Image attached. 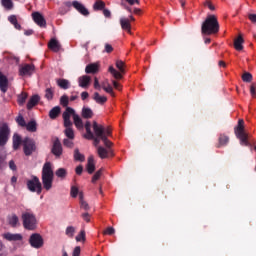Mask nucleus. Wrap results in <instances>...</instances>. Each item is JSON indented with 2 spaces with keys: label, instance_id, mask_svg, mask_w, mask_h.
<instances>
[{
  "label": "nucleus",
  "instance_id": "nucleus-45",
  "mask_svg": "<svg viewBox=\"0 0 256 256\" xmlns=\"http://www.w3.org/2000/svg\"><path fill=\"white\" fill-rule=\"evenodd\" d=\"M57 83L61 89H67L69 87V80L66 79H59Z\"/></svg>",
  "mask_w": 256,
  "mask_h": 256
},
{
  "label": "nucleus",
  "instance_id": "nucleus-26",
  "mask_svg": "<svg viewBox=\"0 0 256 256\" xmlns=\"http://www.w3.org/2000/svg\"><path fill=\"white\" fill-rule=\"evenodd\" d=\"M93 99L98 105H105V103H107V96H101L99 92L94 93Z\"/></svg>",
  "mask_w": 256,
  "mask_h": 256
},
{
  "label": "nucleus",
  "instance_id": "nucleus-9",
  "mask_svg": "<svg viewBox=\"0 0 256 256\" xmlns=\"http://www.w3.org/2000/svg\"><path fill=\"white\" fill-rule=\"evenodd\" d=\"M116 67L120 72L116 71L113 66H110L108 69L109 73L113 75L114 79H123V75H121V73H125V69L123 68L125 67V62L121 60L116 61Z\"/></svg>",
  "mask_w": 256,
  "mask_h": 256
},
{
  "label": "nucleus",
  "instance_id": "nucleus-19",
  "mask_svg": "<svg viewBox=\"0 0 256 256\" xmlns=\"http://www.w3.org/2000/svg\"><path fill=\"white\" fill-rule=\"evenodd\" d=\"M78 85L79 87H82V89H87L89 85H91V76H80L78 78Z\"/></svg>",
  "mask_w": 256,
  "mask_h": 256
},
{
  "label": "nucleus",
  "instance_id": "nucleus-5",
  "mask_svg": "<svg viewBox=\"0 0 256 256\" xmlns=\"http://www.w3.org/2000/svg\"><path fill=\"white\" fill-rule=\"evenodd\" d=\"M93 138H86L89 140L94 141V146L98 147L99 144L101 143V141H103V128L101 126H99V124L97 123V121L93 122Z\"/></svg>",
  "mask_w": 256,
  "mask_h": 256
},
{
  "label": "nucleus",
  "instance_id": "nucleus-2",
  "mask_svg": "<svg viewBox=\"0 0 256 256\" xmlns=\"http://www.w3.org/2000/svg\"><path fill=\"white\" fill-rule=\"evenodd\" d=\"M22 225L27 231L37 229V216L31 210H25L21 214Z\"/></svg>",
  "mask_w": 256,
  "mask_h": 256
},
{
  "label": "nucleus",
  "instance_id": "nucleus-17",
  "mask_svg": "<svg viewBox=\"0 0 256 256\" xmlns=\"http://www.w3.org/2000/svg\"><path fill=\"white\" fill-rule=\"evenodd\" d=\"M9 89V79L3 72L0 71V91L2 93H7V90Z\"/></svg>",
  "mask_w": 256,
  "mask_h": 256
},
{
  "label": "nucleus",
  "instance_id": "nucleus-55",
  "mask_svg": "<svg viewBox=\"0 0 256 256\" xmlns=\"http://www.w3.org/2000/svg\"><path fill=\"white\" fill-rule=\"evenodd\" d=\"M99 127L102 128V130H103V135H104L105 137H111V130L106 129L105 126H103V125H101V124H99Z\"/></svg>",
  "mask_w": 256,
  "mask_h": 256
},
{
  "label": "nucleus",
  "instance_id": "nucleus-31",
  "mask_svg": "<svg viewBox=\"0 0 256 256\" xmlns=\"http://www.w3.org/2000/svg\"><path fill=\"white\" fill-rule=\"evenodd\" d=\"M7 167V153L0 152V171Z\"/></svg>",
  "mask_w": 256,
  "mask_h": 256
},
{
  "label": "nucleus",
  "instance_id": "nucleus-59",
  "mask_svg": "<svg viewBox=\"0 0 256 256\" xmlns=\"http://www.w3.org/2000/svg\"><path fill=\"white\" fill-rule=\"evenodd\" d=\"M250 94L252 97H256V84L253 83L251 86H250Z\"/></svg>",
  "mask_w": 256,
  "mask_h": 256
},
{
  "label": "nucleus",
  "instance_id": "nucleus-60",
  "mask_svg": "<svg viewBox=\"0 0 256 256\" xmlns=\"http://www.w3.org/2000/svg\"><path fill=\"white\" fill-rule=\"evenodd\" d=\"M8 165H9V169H11V171H17V165L15 164V161L10 160Z\"/></svg>",
  "mask_w": 256,
  "mask_h": 256
},
{
  "label": "nucleus",
  "instance_id": "nucleus-48",
  "mask_svg": "<svg viewBox=\"0 0 256 256\" xmlns=\"http://www.w3.org/2000/svg\"><path fill=\"white\" fill-rule=\"evenodd\" d=\"M102 141H103V143H104L106 149H111V147H113V142H111V141L107 138V136H105V135L102 136Z\"/></svg>",
  "mask_w": 256,
  "mask_h": 256
},
{
  "label": "nucleus",
  "instance_id": "nucleus-24",
  "mask_svg": "<svg viewBox=\"0 0 256 256\" xmlns=\"http://www.w3.org/2000/svg\"><path fill=\"white\" fill-rule=\"evenodd\" d=\"M86 169H87L89 175H92V173L95 172V159L93 158V156L88 157Z\"/></svg>",
  "mask_w": 256,
  "mask_h": 256
},
{
  "label": "nucleus",
  "instance_id": "nucleus-20",
  "mask_svg": "<svg viewBox=\"0 0 256 256\" xmlns=\"http://www.w3.org/2000/svg\"><path fill=\"white\" fill-rule=\"evenodd\" d=\"M3 238L6 239V241H23V235L16 233L13 234L11 232L4 233Z\"/></svg>",
  "mask_w": 256,
  "mask_h": 256
},
{
  "label": "nucleus",
  "instance_id": "nucleus-33",
  "mask_svg": "<svg viewBox=\"0 0 256 256\" xmlns=\"http://www.w3.org/2000/svg\"><path fill=\"white\" fill-rule=\"evenodd\" d=\"M59 113H61V107L56 106V107L52 108L49 111L50 119H57V117H59Z\"/></svg>",
  "mask_w": 256,
  "mask_h": 256
},
{
  "label": "nucleus",
  "instance_id": "nucleus-51",
  "mask_svg": "<svg viewBox=\"0 0 256 256\" xmlns=\"http://www.w3.org/2000/svg\"><path fill=\"white\" fill-rule=\"evenodd\" d=\"M16 123H18V125L20 127H26L27 125V122H25V118H23L22 115H19L17 118H16Z\"/></svg>",
  "mask_w": 256,
  "mask_h": 256
},
{
  "label": "nucleus",
  "instance_id": "nucleus-15",
  "mask_svg": "<svg viewBox=\"0 0 256 256\" xmlns=\"http://www.w3.org/2000/svg\"><path fill=\"white\" fill-rule=\"evenodd\" d=\"M97 153L100 159H107L113 157V150L111 148H105L103 146H98Z\"/></svg>",
  "mask_w": 256,
  "mask_h": 256
},
{
  "label": "nucleus",
  "instance_id": "nucleus-21",
  "mask_svg": "<svg viewBox=\"0 0 256 256\" xmlns=\"http://www.w3.org/2000/svg\"><path fill=\"white\" fill-rule=\"evenodd\" d=\"M48 47L54 53H59V51H61V44L55 38H52L50 40V42L48 43Z\"/></svg>",
  "mask_w": 256,
  "mask_h": 256
},
{
  "label": "nucleus",
  "instance_id": "nucleus-8",
  "mask_svg": "<svg viewBox=\"0 0 256 256\" xmlns=\"http://www.w3.org/2000/svg\"><path fill=\"white\" fill-rule=\"evenodd\" d=\"M23 143V151L26 157L33 155L37 151V145L35 144V140L33 138L26 137L22 141Z\"/></svg>",
  "mask_w": 256,
  "mask_h": 256
},
{
  "label": "nucleus",
  "instance_id": "nucleus-30",
  "mask_svg": "<svg viewBox=\"0 0 256 256\" xmlns=\"http://www.w3.org/2000/svg\"><path fill=\"white\" fill-rule=\"evenodd\" d=\"M9 23L13 25L18 31H21V24L17 21V16L16 15H10L8 17Z\"/></svg>",
  "mask_w": 256,
  "mask_h": 256
},
{
  "label": "nucleus",
  "instance_id": "nucleus-7",
  "mask_svg": "<svg viewBox=\"0 0 256 256\" xmlns=\"http://www.w3.org/2000/svg\"><path fill=\"white\" fill-rule=\"evenodd\" d=\"M26 185L31 193H37V195H41V192L43 191V185L41 184L39 177L32 176V179L28 180Z\"/></svg>",
  "mask_w": 256,
  "mask_h": 256
},
{
  "label": "nucleus",
  "instance_id": "nucleus-11",
  "mask_svg": "<svg viewBox=\"0 0 256 256\" xmlns=\"http://www.w3.org/2000/svg\"><path fill=\"white\" fill-rule=\"evenodd\" d=\"M29 244L33 249H41L44 245L43 236L39 233H34L29 238Z\"/></svg>",
  "mask_w": 256,
  "mask_h": 256
},
{
  "label": "nucleus",
  "instance_id": "nucleus-40",
  "mask_svg": "<svg viewBox=\"0 0 256 256\" xmlns=\"http://www.w3.org/2000/svg\"><path fill=\"white\" fill-rule=\"evenodd\" d=\"M27 97H29V95L26 92H22L21 94H19L17 99L19 105H25V101H27Z\"/></svg>",
  "mask_w": 256,
  "mask_h": 256
},
{
  "label": "nucleus",
  "instance_id": "nucleus-32",
  "mask_svg": "<svg viewBox=\"0 0 256 256\" xmlns=\"http://www.w3.org/2000/svg\"><path fill=\"white\" fill-rule=\"evenodd\" d=\"M21 147V136L19 134L13 135V149L14 151H17Z\"/></svg>",
  "mask_w": 256,
  "mask_h": 256
},
{
  "label": "nucleus",
  "instance_id": "nucleus-63",
  "mask_svg": "<svg viewBox=\"0 0 256 256\" xmlns=\"http://www.w3.org/2000/svg\"><path fill=\"white\" fill-rule=\"evenodd\" d=\"M113 51V46L111 44H105V52L111 53Z\"/></svg>",
  "mask_w": 256,
  "mask_h": 256
},
{
  "label": "nucleus",
  "instance_id": "nucleus-43",
  "mask_svg": "<svg viewBox=\"0 0 256 256\" xmlns=\"http://www.w3.org/2000/svg\"><path fill=\"white\" fill-rule=\"evenodd\" d=\"M55 175L60 179H65V177H67V170L65 168H59L56 170Z\"/></svg>",
  "mask_w": 256,
  "mask_h": 256
},
{
  "label": "nucleus",
  "instance_id": "nucleus-18",
  "mask_svg": "<svg viewBox=\"0 0 256 256\" xmlns=\"http://www.w3.org/2000/svg\"><path fill=\"white\" fill-rule=\"evenodd\" d=\"M7 222L10 225V227H13L16 229V227H19L21 223L19 222V216L17 214L13 213L7 217Z\"/></svg>",
  "mask_w": 256,
  "mask_h": 256
},
{
  "label": "nucleus",
  "instance_id": "nucleus-25",
  "mask_svg": "<svg viewBox=\"0 0 256 256\" xmlns=\"http://www.w3.org/2000/svg\"><path fill=\"white\" fill-rule=\"evenodd\" d=\"M120 25L124 31L131 33V23H129V18H125V17L120 18Z\"/></svg>",
  "mask_w": 256,
  "mask_h": 256
},
{
  "label": "nucleus",
  "instance_id": "nucleus-12",
  "mask_svg": "<svg viewBox=\"0 0 256 256\" xmlns=\"http://www.w3.org/2000/svg\"><path fill=\"white\" fill-rule=\"evenodd\" d=\"M75 109L67 107L63 112L62 117L64 119V127H73V122H71V116L75 117Z\"/></svg>",
  "mask_w": 256,
  "mask_h": 256
},
{
  "label": "nucleus",
  "instance_id": "nucleus-61",
  "mask_svg": "<svg viewBox=\"0 0 256 256\" xmlns=\"http://www.w3.org/2000/svg\"><path fill=\"white\" fill-rule=\"evenodd\" d=\"M59 14L60 15H66V13L69 11V9H67L64 5H62L60 8H59Z\"/></svg>",
  "mask_w": 256,
  "mask_h": 256
},
{
  "label": "nucleus",
  "instance_id": "nucleus-41",
  "mask_svg": "<svg viewBox=\"0 0 256 256\" xmlns=\"http://www.w3.org/2000/svg\"><path fill=\"white\" fill-rule=\"evenodd\" d=\"M94 11H102V9H105V2L103 1H96L93 5Z\"/></svg>",
  "mask_w": 256,
  "mask_h": 256
},
{
  "label": "nucleus",
  "instance_id": "nucleus-46",
  "mask_svg": "<svg viewBox=\"0 0 256 256\" xmlns=\"http://www.w3.org/2000/svg\"><path fill=\"white\" fill-rule=\"evenodd\" d=\"M101 175H103V168L98 170L92 177V183H95L101 179Z\"/></svg>",
  "mask_w": 256,
  "mask_h": 256
},
{
  "label": "nucleus",
  "instance_id": "nucleus-39",
  "mask_svg": "<svg viewBox=\"0 0 256 256\" xmlns=\"http://www.w3.org/2000/svg\"><path fill=\"white\" fill-rule=\"evenodd\" d=\"M98 69L99 68H98L97 64H89L86 66L85 72L88 74L89 73H97Z\"/></svg>",
  "mask_w": 256,
  "mask_h": 256
},
{
  "label": "nucleus",
  "instance_id": "nucleus-14",
  "mask_svg": "<svg viewBox=\"0 0 256 256\" xmlns=\"http://www.w3.org/2000/svg\"><path fill=\"white\" fill-rule=\"evenodd\" d=\"M32 19L38 27H47V21L45 20V17L39 12H33L32 13Z\"/></svg>",
  "mask_w": 256,
  "mask_h": 256
},
{
  "label": "nucleus",
  "instance_id": "nucleus-28",
  "mask_svg": "<svg viewBox=\"0 0 256 256\" xmlns=\"http://www.w3.org/2000/svg\"><path fill=\"white\" fill-rule=\"evenodd\" d=\"M64 134L67 137L66 139L73 140L75 139V131H73V126H64Z\"/></svg>",
  "mask_w": 256,
  "mask_h": 256
},
{
  "label": "nucleus",
  "instance_id": "nucleus-37",
  "mask_svg": "<svg viewBox=\"0 0 256 256\" xmlns=\"http://www.w3.org/2000/svg\"><path fill=\"white\" fill-rule=\"evenodd\" d=\"M74 160L80 161L81 163H83V161H85V155H83V154H81V152H79V148H75V150H74Z\"/></svg>",
  "mask_w": 256,
  "mask_h": 256
},
{
  "label": "nucleus",
  "instance_id": "nucleus-50",
  "mask_svg": "<svg viewBox=\"0 0 256 256\" xmlns=\"http://www.w3.org/2000/svg\"><path fill=\"white\" fill-rule=\"evenodd\" d=\"M229 143V138L225 135H220L219 137V146L227 145Z\"/></svg>",
  "mask_w": 256,
  "mask_h": 256
},
{
  "label": "nucleus",
  "instance_id": "nucleus-23",
  "mask_svg": "<svg viewBox=\"0 0 256 256\" xmlns=\"http://www.w3.org/2000/svg\"><path fill=\"white\" fill-rule=\"evenodd\" d=\"M101 87L106 93H109L111 97H115V92H113V87L111 86V84H109V81L106 80L102 82L100 88Z\"/></svg>",
  "mask_w": 256,
  "mask_h": 256
},
{
  "label": "nucleus",
  "instance_id": "nucleus-34",
  "mask_svg": "<svg viewBox=\"0 0 256 256\" xmlns=\"http://www.w3.org/2000/svg\"><path fill=\"white\" fill-rule=\"evenodd\" d=\"M82 117L84 119H91L93 117V110L89 107H83L82 108Z\"/></svg>",
  "mask_w": 256,
  "mask_h": 256
},
{
  "label": "nucleus",
  "instance_id": "nucleus-10",
  "mask_svg": "<svg viewBox=\"0 0 256 256\" xmlns=\"http://www.w3.org/2000/svg\"><path fill=\"white\" fill-rule=\"evenodd\" d=\"M18 73L20 77H31L35 73V65L33 64H20L18 66Z\"/></svg>",
  "mask_w": 256,
  "mask_h": 256
},
{
  "label": "nucleus",
  "instance_id": "nucleus-52",
  "mask_svg": "<svg viewBox=\"0 0 256 256\" xmlns=\"http://www.w3.org/2000/svg\"><path fill=\"white\" fill-rule=\"evenodd\" d=\"M60 103L61 105H63L64 107H67L69 105V97H67V95H63L60 98Z\"/></svg>",
  "mask_w": 256,
  "mask_h": 256
},
{
  "label": "nucleus",
  "instance_id": "nucleus-22",
  "mask_svg": "<svg viewBox=\"0 0 256 256\" xmlns=\"http://www.w3.org/2000/svg\"><path fill=\"white\" fill-rule=\"evenodd\" d=\"M39 101H41V97L37 94H34L33 96H31L27 103V109L31 111V109L34 108L35 105L39 103Z\"/></svg>",
  "mask_w": 256,
  "mask_h": 256
},
{
  "label": "nucleus",
  "instance_id": "nucleus-57",
  "mask_svg": "<svg viewBox=\"0 0 256 256\" xmlns=\"http://www.w3.org/2000/svg\"><path fill=\"white\" fill-rule=\"evenodd\" d=\"M81 255V247L76 246L72 252V256H80Z\"/></svg>",
  "mask_w": 256,
  "mask_h": 256
},
{
  "label": "nucleus",
  "instance_id": "nucleus-1",
  "mask_svg": "<svg viewBox=\"0 0 256 256\" xmlns=\"http://www.w3.org/2000/svg\"><path fill=\"white\" fill-rule=\"evenodd\" d=\"M202 35H215L219 33V21L215 15H208L201 26Z\"/></svg>",
  "mask_w": 256,
  "mask_h": 256
},
{
  "label": "nucleus",
  "instance_id": "nucleus-58",
  "mask_svg": "<svg viewBox=\"0 0 256 256\" xmlns=\"http://www.w3.org/2000/svg\"><path fill=\"white\" fill-rule=\"evenodd\" d=\"M115 234V228L108 227L106 231H104V235H114Z\"/></svg>",
  "mask_w": 256,
  "mask_h": 256
},
{
  "label": "nucleus",
  "instance_id": "nucleus-4",
  "mask_svg": "<svg viewBox=\"0 0 256 256\" xmlns=\"http://www.w3.org/2000/svg\"><path fill=\"white\" fill-rule=\"evenodd\" d=\"M244 124H245V121H243V119H240L238 121L237 127L234 128V133L237 139H239L240 145L244 147H251L249 140H247V134L245 133V126H243Z\"/></svg>",
  "mask_w": 256,
  "mask_h": 256
},
{
  "label": "nucleus",
  "instance_id": "nucleus-42",
  "mask_svg": "<svg viewBox=\"0 0 256 256\" xmlns=\"http://www.w3.org/2000/svg\"><path fill=\"white\" fill-rule=\"evenodd\" d=\"M242 81H244V83H251L253 81V75L249 72H244L242 75Z\"/></svg>",
  "mask_w": 256,
  "mask_h": 256
},
{
  "label": "nucleus",
  "instance_id": "nucleus-36",
  "mask_svg": "<svg viewBox=\"0 0 256 256\" xmlns=\"http://www.w3.org/2000/svg\"><path fill=\"white\" fill-rule=\"evenodd\" d=\"M73 120H74V125L77 127V129H83V120L78 114H74Z\"/></svg>",
  "mask_w": 256,
  "mask_h": 256
},
{
  "label": "nucleus",
  "instance_id": "nucleus-6",
  "mask_svg": "<svg viewBox=\"0 0 256 256\" xmlns=\"http://www.w3.org/2000/svg\"><path fill=\"white\" fill-rule=\"evenodd\" d=\"M9 137H11V128H9V124L3 122L0 125V147L7 145Z\"/></svg>",
  "mask_w": 256,
  "mask_h": 256
},
{
  "label": "nucleus",
  "instance_id": "nucleus-35",
  "mask_svg": "<svg viewBox=\"0 0 256 256\" xmlns=\"http://www.w3.org/2000/svg\"><path fill=\"white\" fill-rule=\"evenodd\" d=\"M86 134L85 139H93V131H91V122L87 121L85 124Z\"/></svg>",
  "mask_w": 256,
  "mask_h": 256
},
{
  "label": "nucleus",
  "instance_id": "nucleus-16",
  "mask_svg": "<svg viewBox=\"0 0 256 256\" xmlns=\"http://www.w3.org/2000/svg\"><path fill=\"white\" fill-rule=\"evenodd\" d=\"M72 6L80 15H83L84 17H89V10L83 5L81 2L75 0L72 2Z\"/></svg>",
  "mask_w": 256,
  "mask_h": 256
},
{
  "label": "nucleus",
  "instance_id": "nucleus-62",
  "mask_svg": "<svg viewBox=\"0 0 256 256\" xmlns=\"http://www.w3.org/2000/svg\"><path fill=\"white\" fill-rule=\"evenodd\" d=\"M94 88L101 91V84H99V79H97V77L94 78Z\"/></svg>",
  "mask_w": 256,
  "mask_h": 256
},
{
  "label": "nucleus",
  "instance_id": "nucleus-38",
  "mask_svg": "<svg viewBox=\"0 0 256 256\" xmlns=\"http://www.w3.org/2000/svg\"><path fill=\"white\" fill-rule=\"evenodd\" d=\"M55 95V90L53 88H46L45 90V99H47V101H52L53 97Z\"/></svg>",
  "mask_w": 256,
  "mask_h": 256
},
{
  "label": "nucleus",
  "instance_id": "nucleus-27",
  "mask_svg": "<svg viewBox=\"0 0 256 256\" xmlns=\"http://www.w3.org/2000/svg\"><path fill=\"white\" fill-rule=\"evenodd\" d=\"M243 43H245V40L241 35L234 40V47L236 51H243Z\"/></svg>",
  "mask_w": 256,
  "mask_h": 256
},
{
  "label": "nucleus",
  "instance_id": "nucleus-3",
  "mask_svg": "<svg viewBox=\"0 0 256 256\" xmlns=\"http://www.w3.org/2000/svg\"><path fill=\"white\" fill-rule=\"evenodd\" d=\"M53 169L51 164L46 162L42 168V185L46 191H51L53 188Z\"/></svg>",
  "mask_w": 256,
  "mask_h": 256
},
{
  "label": "nucleus",
  "instance_id": "nucleus-13",
  "mask_svg": "<svg viewBox=\"0 0 256 256\" xmlns=\"http://www.w3.org/2000/svg\"><path fill=\"white\" fill-rule=\"evenodd\" d=\"M51 153H53L55 157H61L63 155V145L61 144V140H59V138L54 140Z\"/></svg>",
  "mask_w": 256,
  "mask_h": 256
},
{
  "label": "nucleus",
  "instance_id": "nucleus-29",
  "mask_svg": "<svg viewBox=\"0 0 256 256\" xmlns=\"http://www.w3.org/2000/svg\"><path fill=\"white\" fill-rule=\"evenodd\" d=\"M25 127L30 133H35L37 132V121L30 120Z\"/></svg>",
  "mask_w": 256,
  "mask_h": 256
},
{
  "label": "nucleus",
  "instance_id": "nucleus-56",
  "mask_svg": "<svg viewBox=\"0 0 256 256\" xmlns=\"http://www.w3.org/2000/svg\"><path fill=\"white\" fill-rule=\"evenodd\" d=\"M80 207L81 209H84V211H89V204L85 200L80 202Z\"/></svg>",
  "mask_w": 256,
  "mask_h": 256
},
{
  "label": "nucleus",
  "instance_id": "nucleus-49",
  "mask_svg": "<svg viewBox=\"0 0 256 256\" xmlns=\"http://www.w3.org/2000/svg\"><path fill=\"white\" fill-rule=\"evenodd\" d=\"M63 145H64V147H68V149H73L75 144L73 143V140H71L69 138H65L63 140Z\"/></svg>",
  "mask_w": 256,
  "mask_h": 256
},
{
  "label": "nucleus",
  "instance_id": "nucleus-64",
  "mask_svg": "<svg viewBox=\"0 0 256 256\" xmlns=\"http://www.w3.org/2000/svg\"><path fill=\"white\" fill-rule=\"evenodd\" d=\"M248 19H249L252 23H256V14H249V15H248Z\"/></svg>",
  "mask_w": 256,
  "mask_h": 256
},
{
  "label": "nucleus",
  "instance_id": "nucleus-44",
  "mask_svg": "<svg viewBox=\"0 0 256 256\" xmlns=\"http://www.w3.org/2000/svg\"><path fill=\"white\" fill-rule=\"evenodd\" d=\"M75 231H76L75 227L68 226L66 228L65 235H67V237L73 238L75 235Z\"/></svg>",
  "mask_w": 256,
  "mask_h": 256
},
{
  "label": "nucleus",
  "instance_id": "nucleus-53",
  "mask_svg": "<svg viewBox=\"0 0 256 256\" xmlns=\"http://www.w3.org/2000/svg\"><path fill=\"white\" fill-rule=\"evenodd\" d=\"M70 195L75 199V197L79 195V188H77L76 186H72L70 190Z\"/></svg>",
  "mask_w": 256,
  "mask_h": 256
},
{
  "label": "nucleus",
  "instance_id": "nucleus-54",
  "mask_svg": "<svg viewBox=\"0 0 256 256\" xmlns=\"http://www.w3.org/2000/svg\"><path fill=\"white\" fill-rule=\"evenodd\" d=\"M76 241H85V230L80 231V233L76 236Z\"/></svg>",
  "mask_w": 256,
  "mask_h": 256
},
{
  "label": "nucleus",
  "instance_id": "nucleus-47",
  "mask_svg": "<svg viewBox=\"0 0 256 256\" xmlns=\"http://www.w3.org/2000/svg\"><path fill=\"white\" fill-rule=\"evenodd\" d=\"M2 5L5 7V9H8V11L13 9V1L11 0H2Z\"/></svg>",
  "mask_w": 256,
  "mask_h": 256
}]
</instances>
